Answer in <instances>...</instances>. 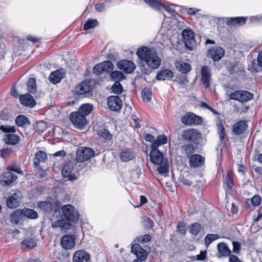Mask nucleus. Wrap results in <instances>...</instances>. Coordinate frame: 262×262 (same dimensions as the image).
<instances>
[{
  "mask_svg": "<svg viewBox=\"0 0 262 262\" xmlns=\"http://www.w3.org/2000/svg\"><path fill=\"white\" fill-rule=\"evenodd\" d=\"M117 66L118 69L123 71L126 74L133 73L136 69L135 64L132 61L123 59L119 61Z\"/></svg>",
  "mask_w": 262,
  "mask_h": 262,
  "instance_id": "15",
  "label": "nucleus"
},
{
  "mask_svg": "<svg viewBox=\"0 0 262 262\" xmlns=\"http://www.w3.org/2000/svg\"><path fill=\"white\" fill-rule=\"evenodd\" d=\"M185 47L189 51H193L196 49L197 43L194 38V33L189 29H185L182 32Z\"/></svg>",
  "mask_w": 262,
  "mask_h": 262,
  "instance_id": "7",
  "label": "nucleus"
},
{
  "mask_svg": "<svg viewBox=\"0 0 262 262\" xmlns=\"http://www.w3.org/2000/svg\"><path fill=\"white\" fill-rule=\"evenodd\" d=\"M173 77V72L169 69H163L159 72L156 78L158 80H171Z\"/></svg>",
  "mask_w": 262,
  "mask_h": 262,
  "instance_id": "29",
  "label": "nucleus"
},
{
  "mask_svg": "<svg viewBox=\"0 0 262 262\" xmlns=\"http://www.w3.org/2000/svg\"><path fill=\"white\" fill-rule=\"evenodd\" d=\"M225 55V50L220 47H215L208 50V56L210 57L213 61L221 60Z\"/></svg>",
  "mask_w": 262,
  "mask_h": 262,
  "instance_id": "19",
  "label": "nucleus"
},
{
  "mask_svg": "<svg viewBox=\"0 0 262 262\" xmlns=\"http://www.w3.org/2000/svg\"><path fill=\"white\" fill-rule=\"evenodd\" d=\"M217 247L218 252L220 254V256H218V257H221V256L227 257L231 255V251L230 249L224 243L222 242L219 243Z\"/></svg>",
  "mask_w": 262,
  "mask_h": 262,
  "instance_id": "34",
  "label": "nucleus"
},
{
  "mask_svg": "<svg viewBox=\"0 0 262 262\" xmlns=\"http://www.w3.org/2000/svg\"><path fill=\"white\" fill-rule=\"evenodd\" d=\"M98 136L103 138L106 141H112L113 136L110 132L105 128L100 129L97 131Z\"/></svg>",
  "mask_w": 262,
  "mask_h": 262,
  "instance_id": "43",
  "label": "nucleus"
},
{
  "mask_svg": "<svg viewBox=\"0 0 262 262\" xmlns=\"http://www.w3.org/2000/svg\"><path fill=\"white\" fill-rule=\"evenodd\" d=\"M21 246L23 250L26 251L34 248L37 245L36 239L32 238H27L23 240L21 243Z\"/></svg>",
  "mask_w": 262,
  "mask_h": 262,
  "instance_id": "31",
  "label": "nucleus"
},
{
  "mask_svg": "<svg viewBox=\"0 0 262 262\" xmlns=\"http://www.w3.org/2000/svg\"><path fill=\"white\" fill-rule=\"evenodd\" d=\"M45 190V187L43 185H38L31 188L29 194L32 198H36L42 194Z\"/></svg>",
  "mask_w": 262,
  "mask_h": 262,
  "instance_id": "40",
  "label": "nucleus"
},
{
  "mask_svg": "<svg viewBox=\"0 0 262 262\" xmlns=\"http://www.w3.org/2000/svg\"><path fill=\"white\" fill-rule=\"evenodd\" d=\"M108 108L115 112L120 111L122 106V101L118 96H111L107 98Z\"/></svg>",
  "mask_w": 262,
  "mask_h": 262,
  "instance_id": "16",
  "label": "nucleus"
},
{
  "mask_svg": "<svg viewBox=\"0 0 262 262\" xmlns=\"http://www.w3.org/2000/svg\"><path fill=\"white\" fill-rule=\"evenodd\" d=\"M143 225L144 228L150 229L153 227L154 223L150 218L146 217L143 221Z\"/></svg>",
  "mask_w": 262,
  "mask_h": 262,
  "instance_id": "61",
  "label": "nucleus"
},
{
  "mask_svg": "<svg viewBox=\"0 0 262 262\" xmlns=\"http://www.w3.org/2000/svg\"><path fill=\"white\" fill-rule=\"evenodd\" d=\"M176 67L178 71L183 74L188 73L191 69V65L184 61H178L176 64Z\"/></svg>",
  "mask_w": 262,
  "mask_h": 262,
  "instance_id": "37",
  "label": "nucleus"
},
{
  "mask_svg": "<svg viewBox=\"0 0 262 262\" xmlns=\"http://www.w3.org/2000/svg\"><path fill=\"white\" fill-rule=\"evenodd\" d=\"M119 156L121 161L127 162L135 158V154L133 151L126 150L121 151Z\"/></svg>",
  "mask_w": 262,
  "mask_h": 262,
  "instance_id": "35",
  "label": "nucleus"
},
{
  "mask_svg": "<svg viewBox=\"0 0 262 262\" xmlns=\"http://www.w3.org/2000/svg\"><path fill=\"white\" fill-rule=\"evenodd\" d=\"M177 230L180 234L185 235L186 233V224L183 221H180L177 225Z\"/></svg>",
  "mask_w": 262,
  "mask_h": 262,
  "instance_id": "57",
  "label": "nucleus"
},
{
  "mask_svg": "<svg viewBox=\"0 0 262 262\" xmlns=\"http://www.w3.org/2000/svg\"><path fill=\"white\" fill-rule=\"evenodd\" d=\"M73 126L79 129H82L88 124L86 118L78 111L72 112L69 116Z\"/></svg>",
  "mask_w": 262,
  "mask_h": 262,
  "instance_id": "9",
  "label": "nucleus"
},
{
  "mask_svg": "<svg viewBox=\"0 0 262 262\" xmlns=\"http://www.w3.org/2000/svg\"><path fill=\"white\" fill-rule=\"evenodd\" d=\"M61 203L58 201H40L37 203V207L50 217L57 218L61 214Z\"/></svg>",
  "mask_w": 262,
  "mask_h": 262,
  "instance_id": "4",
  "label": "nucleus"
},
{
  "mask_svg": "<svg viewBox=\"0 0 262 262\" xmlns=\"http://www.w3.org/2000/svg\"><path fill=\"white\" fill-rule=\"evenodd\" d=\"M189 232L192 235L196 236L202 229V226L198 222H195L189 225Z\"/></svg>",
  "mask_w": 262,
  "mask_h": 262,
  "instance_id": "41",
  "label": "nucleus"
},
{
  "mask_svg": "<svg viewBox=\"0 0 262 262\" xmlns=\"http://www.w3.org/2000/svg\"><path fill=\"white\" fill-rule=\"evenodd\" d=\"M207 258V251H201L200 254L195 256L193 259L197 260H204Z\"/></svg>",
  "mask_w": 262,
  "mask_h": 262,
  "instance_id": "63",
  "label": "nucleus"
},
{
  "mask_svg": "<svg viewBox=\"0 0 262 262\" xmlns=\"http://www.w3.org/2000/svg\"><path fill=\"white\" fill-rule=\"evenodd\" d=\"M6 205L10 209L16 208L19 206L20 202L17 193H14L7 198Z\"/></svg>",
  "mask_w": 262,
  "mask_h": 262,
  "instance_id": "27",
  "label": "nucleus"
},
{
  "mask_svg": "<svg viewBox=\"0 0 262 262\" xmlns=\"http://www.w3.org/2000/svg\"><path fill=\"white\" fill-rule=\"evenodd\" d=\"M23 210L24 214V219L27 217L31 219H36L38 217L37 212L32 209L24 208Z\"/></svg>",
  "mask_w": 262,
  "mask_h": 262,
  "instance_id": "46",
  "label": "nucleus"
},
{
  "mask_svg": "<svg viewBox=\"0 0 262 262\" xmlns=\"http://www.w3.org/2000/svg\"><path fill=\"white\" fill-rule=\"evenodd\" d=\"M204 162V158L199 155H193L189 157V164L191 167L202 166Z\"/></svg>",
  "mask_w": 262,
  "mask_h": 262,
  "instance_id": "28",
  "label": "nucleus"
},
{
  "mask_svg": "<svg viewBox=\"0 0 262 262\" xmlns=\"http://www.w3.org/2000/svg\"><path fill=\"white\" fill-rule=\"evenodd\" d=\"M15 123L18 127L25 128L31 124V122L29 119L23 115H18L15 120Z\"/></svg>",
  "mask_w": 262,
  "mask_h": 262,
  "instance_id": "33",
  "label": "nucleus"
},
{
  "mask_svg": "<svg viewBox=\"0 0 262 262\" xmlns=\"http://www.w3.org/2000/svg\"><path fill=\"white\" fill-rule=\"evenodd\" d=\"M201 81L204 87L208 89L210 87L211 77V70L208 66L202 67L201 70Z\"/></svg>",
  "mask_w": 262,
  "mask_h": 262,
  "instance_id": "17",
  "label": "nucleus"
},
{
  "mask_svg": "<svg viewBox=\"0 0 262 262\" xmlns=\"http://www.w3.org/2000/svg\"><path fill=\"white\" fill-rule=\"evenodd\" d=\"M47 128V123L44 121L38 122L36 127V131L40 133H43Z\"/></svg>",
  "mask_w": 262,
  "mask_h": 262,
  "instance_id": "59",
  "label": "nucleus"
},
{
  "mask_svg": "<svg viewBox=\"0 0 262 262\" xmlns=\"http://www.w3.org/2000/svg\"><path fill=\"white\" fill-rule=\"evenodd\" d=\"M229 97L231 100L243 103L251 100L253 97V94L248 91L239 90L231 93Z\"/></svg>",
  "mask_w": 262,
  "mask_h": 262,
  "instance_id": "10",
  "label": "nucleus"
},
{
  "mask_svg": "<svg viewBox=\"0 0 262 262\" xmlns=\"http://www.w3.org/2000/svg\"><path fill=\"white\" fill-rule=\"evenodd\" d=\"M74 164L70 162L67 163L62 168L61 174L63 178H68L70 181H74L77 179V176L73 172L74 171Z\"/></svg>",
  "mask_w": 262,
  "mask_h": 262,
  "instance_id": "12",
  "label": "nucleus"
},
{
  "mask_svg": "<svg viewBox=\"0 0 262 262\" xmlns=\"http://www.w3.org/2000/svg\"><path fill=\"white\" fill-rule=\"evenodd\" d=\"M98 25V22L97 19H89L83 25V30H88L90 29L94 28L95 27L97 26Z\"/></svg>",
  "mask_w": 262,
  "mask_h": 262,
  "instance_id": "51",
  "label": "nucleus"
},
{
  "mask_svg": "<svg viewBox=\"0 0 262 262\" xmlns=\"http://www.w3.org/2000/svg\"><path fill=\"white\" fill-rule=\"evenodd\" d=\"M17 179L16 174L11 171H5L0 175V183L3 186H9Z\"/></svg>",
  "mask_w": 262,
  "mask_h": 262,
  "instance_id": "13",
  "label": "nucleus"
},
{
  "mask_svg": "<svg viewBox=\"0 0 262 262\" xmlns=\"http://www.w3.org/2000/svg\"><path fill=\"white\" fill-rule=\"evenodd\" d=\"M202 137V134L201 131L194 128L184 129L181 135L182 141L188 143H193L195 144H198Z\"/></svg>",
  "mask_w": 262,
  "mask_h": 262,
  "instance_id": "5",
  "label": "nucleus"
},
{
  "mask_svg": "<svg viewBox=\"0 0 262 262\" xmlns=\"http://www.w3.org/2000/svg\"><path fill=\"white\" fill-rule=\"evenodd\" d=\"M224 184L226 185L227 188L229 189H232L233 187L234 183L232 176L229 172L227 173L226 178L224 181Z\"/></svg>",
  "mask_w": 262,
  "mask_h": 262,
  "instance_id": "58",
  "label": "nucleus"
},
{
  "mask_svg": "<svg viewBox=\"0 0 262 262\" xmlns=\"http://www.w3.org/2000/svg\"><path fill=\"white\" fill-rule=\"evenodd\" d=\"M23 210L18 209L12 213L10 216V222L13 225H18L21 221L24 220Z\"/></svg>",
  "mask_w": 262,
  "mask_h": 262,
  "instance_id": "24",
  "label": "nucleus"
},
{
  "mask_svg": "<svg viewBox=\"0 0 262 262\" xmlns=\"http://www.w3.org/2000/svg\"><path fill=\"white\" fill-rule=\"evenodd\" d=\"M19 101L20 103L24 106L31 108L34 107L36 105V101L33 96L30 94H26L24 95H20Z\"/></svg>",
  "mask_w": 262,
  "mask_h": 262,
  "instance_id": "26",
  "label": "nucleus"
},
{
  "mask_svg": "<svg viewBox=\"0 0 262 262\" xmlns=\"http://www.w3.org/2000/svg\"><path fill=\"white\" fill-rule=\"evenodd\" d=\"M112 92L115 94L120 95L123 91V87L119 81H115L111 87Z\"/></svg>",
  "mask_w": 262,
  "mask_h": 262,
  "instance_id": "50",
  "label": "nucleus"
},
{
  "mask_svg": "<svg viewBox=\"0 0 262 262\" xmlns=\"http://www.w3.org/2000/svg\"><path fill=\"white\" fill-rule=\"evenodd\" d=\"M93 90V86L91 81L90 80H84L76 85L73 90V96L75 98L81 96L82 97H88L90 93Z\"/></svg>",
  "mask_w": 262,
  "mask_h": 262,
  "instance_id": "6",
  "label": "nucleus"
},
{
  "mask_svg": "<svg viewBox=\"0 0 262 262\" xmlns=\"http://www.w3.org/2000/svg\"><path fill=\"white\" fill-rule=\"evenodd\" d=\"M63 78L62 73L59 70L52 72L48 78L50 82L54 84L59 83Z\"/></svg>",
  "mask_w": 262,
  "mask_h": 262,
  "instance_id": "30",
  "label": "nucleus"
},
{
  "mask_svg": "<svg viewBox=\"0 0 262 262\" xmlns=\"http://www.w3.org/2000/svg\"><path fill=\"white\" fill-rule=\"evenodd\" d=\"M90 255L84 250L76 251L73 256V262H89Z\"/></svg>",
  "mask_w": 262,
  "mask_h": 262,
  "instance_id": "22",
  "label": "nucleus"
},
{
  "mask_svg": "<svg viewBox=\"0 0 262 262\" xmlns=\"http://www.w3.org/2000/svg\"><path fill=\"white\" fill-rule=\"evenodd\" d=\"M95 154L94 150L90 147H78L76 151V160L82 162L92 158Z\"/></svg>",
  "mask_w": 262,
  "mask_h": 262,
  "instance_id": "11",
  "label": "nucleus"
},
{
  "mask_svg": "<svg viewBox=\"0 0 262 262\" xmlns=\"http://www.w3.org/2000/svg\"><path fill=\"white\" fill-rule=\"evenodd\" d=\"M151 236L149 234L138 236L136 237L135 242L139 244H144L150 241Z\"/></svg>",
  "mask_w": 262,
  "mask_h": 262,
  "instance_id": "54",
  "label": "nucleus"
},
{
  "mask_svg": "<svg viewBox=\"0 0 262 262\" xmlns=\"http://www.w3.org/2000/svg\"><path fill=\"white\" fill-rule=\"evenodd\" d=\"M93 110V105L91 103H84L81 104L78 109V112L86 118Z\"/></svg>",
  "mask_w": 262,
  "mask_h": 262,
  "instance_id": "36",
  "label": "nucleus"
},
{
  "mask_svg": "<svg viewBox=\"0 0 262 262\" xmlns=\"http://www.w3.org/2000/svg\"><path fill=\"white\" fill-rule=\"evenodd\" d=\"M61 203L58 201H40L37 203V207L50 217L57 218L61 214Z\"/></svg>",
  "mask_w": 262,
  "mask_h": 262,
  "instance_id": "3",
  "label": "nucleus"
},
{
  "mask_svg": "<svg viewBox=\"0 0 262 262\" xmlns=\"http://www.w3.org/2000/svg\"><path fill=\"white\" fill-rule=\"evenodd\" d=\"M47 159V154L43 151H38L35 154V157L34 160V166L37 168L40 162H45Z\"/></svg>",
  "mask_w": 262,
  "mask_h": 262,
  "instance_id": "38",
  "label": "nucleus"
},
{
  "mask_svg": "<svg viewBox=\"0 0 262 262\" xmlns=\"http://www.w3.org/2000/svg\"><path fill=\"white\" fill-rule=\"evenodd\" d=\"M28 91L32 94H34L36 92V80L34 78H30L28 81L27 84Z\"/></svg>",
  "mask_w": 262,
  "mask_h": 262,
  "instance_id": "47",
  "label": "nucleus"
},
{
  "mask_svg": "<svg viewBox=\"0 0 262 262\" xmlns=\"http://www.w3.org/2000/svg\"><path fill=\"white\" fill-rule=\"evenodd\" d=\"M93 72L94 74L97 75H100L103 72V67L101 66L100 63L95 66Z\"/></svg>",
  "mask_w": 262,
  "mask_h": 262,
  "instance_id": "64",
  "label": "nucleus"
},
{
  "mask_svg": "<svg viewBox=\"0 0 262 262\" xmlns=\"http://www.w3.org/2000/svg\"><path fill=\"white\" fill-rule=\"evenodd\" d=\"M227 69L229 73L231 75H240L244 71L242 68L238 67V63L237 61L230 62L227 66Z\"/></svg>",
  "mask_w": 262,
  "mask_h": 262,
  "instance_id": "32",
  "label": "nucleus"
},
{
  "mask_svg": "<svg viewBox=\"0 0 262 262\" xmlns=\"http://www.w3.org/2000/svg\"><path fill=\"white\" fill-rule=\"evenodd\" d=\"M144 1L152 8L159 10L162 7L167 12L171 14L172 16H175L177 13L176 11L171 8L168 5H165L156 0H144Z\"/></svg>",
  "mask_w": 262,
  "mask_h": 262,
  "instance_id": "14",
  "label": "nucleus"
},
{
  "mask_svg": "<svg viewBox=\"0 0 262 262\" xmlns=\"http://www.w3.org/2000/svg\"><path fill=\"white\" fill-rule=\"evenodd\" d=\"M261 199L260 196L258 195H255L251 199H247L246 203L249 204L250 203L253 206H259L261 203Z\"/></svg>",
  "mask_w": 262,
  "mask_h": 262,
  "instance_id": "56",
  "label": "nucleus"
},
{
  "mask_svg": "<svg viewBox=\"0 0 262 262\" xmlns=\"http://www.w3.org/2000/svg\"><path fill=\"white\" fill-rule=\"evenodd\" d=\"M226 24L227 26L239 27L246 24L247 17L238 16L225 17Z\"/></svg>",
  "mask_w": 262,
  "mask_h": 262,
  "instance_id": "20",
  "label": "nucleus"
},
{
  "mask_svg": "<svg viewBox=\"0 0 262 262\" xmlns=\"http://www.w3.org/2000/svg\"><path fill=\"white\" fill-rule=\"evenodd\" d=\"M167 142V137L165 135H162L157 137L151 144L150 148H158L161 145L165 144Z\"/></svg>",
  "mask_w": 262,
  "mask_h": 262,
  "instance_id": "39",
  "label": "nucleus"
},
{
  "mask_svg": "<svg viewBox=\"0 0 262 262\" xmlns=\"http://www.w3.org/2000/svg\"><path fill=\"white\" fill-rule=\"evenodd\" d=\"M257 61V65L255 64L254 61L252 63L253 71L256 73L262 71V51L258 54Z\"/></svg>",
  "mask_w": 262,
  "mask_h": 262,
  "instance_id": "44",
  "label": "nucleus"
},
{
  "mask_svg": "<svg viewBox=\"0 0 262 262\" xmlns=\"http://www.w3.org/2000/svg\"><path fill=\"white\" fill-rule=\"evenodd\" d=\"M75 242L76 238L74 235H66L62 237L60 245L64 249H72L75 246Z\"/></svg>",
  "mask_w": 262,
  "mask_h": 262,
  "instance_id": "21",
  "label": "nucleus"
},
{
  "mask_svg": "<svg viewBox=\"0 0 262 262\" xmlns=\"http://www.w3.org/2000/svg\"><path fill=\"white\" fill-rule=\"evenodd\" d=\"M179 181V182L182 183L184 185L187 186H190L193 184L192 181L189 180L188 179H187L184 176H181L180 177Z\"/></svg>",
  "mask_w": 262,
  "mask_h": 262,
  "instance_id": "62",
  "label": "nucleus"
},
{
  "mask_svg": "<svg viewBox=\"0 0 262 262\" xmlns=\"http://www.w3.org/2000/svg\"><path fill=\"white\" fill-rule=\"evenodd\" d=\"M151 150L149 154L150 160L155 165H158L157 170L160 174H164L169 171V165L168 159L163 156L162 152L158 148H151Z\"/></svg>",
  "mask_w": 262,
  "mask_h": 262,
  "instance_id": "2",
  "label": "nucleus"
},
{
  "mask_svg": "<svg viewBox=\"0 0 262 262\" xmlns=\"http://www.w3.org/2000/svg\"><path fill=\"white\" fill-rule=\"evenodd\" d=\"M220 236L217 234H208L205 237L204 243L207 248L210 244L215 240L219 238Z\"/></svg>",
  "mask_w": 262,
  "mask_h": 262,
  "instance_id": "49",
  "label": "nucleus"
},
{
  "mask_svg": "<svg viewBox=\"0 0 262 262\" xmlns=\"http://www.w3.org/2000/svg\"><path fill=\"white\" fill-rule=\"evenodd\" d=\"M131 252L136 255L137 257L141 261H145L147 258V251L141 247L138 244H135L132 245Z\"/></svg>",
  "mask_w": 262,
  "mask_h": 262,
  "instance_id": "18",
  "label": "nucleus"
},
{
  "mask_svg": "<svg viewBox=\"0 0 262 262\" xmlns=\"http://www.w3.org/2000/svg\"><path fill=\"white\" fill-rule=\"evenodd\" d=\"M61 209L64 219L69 222H75L79 219L78 211L71 204L63 205Z\"/></svg>",
  "mask_w": 262,
  "mask_h": 262,
  "instance_id": "8",
  "label": "nucleus"
},
{
  "mask_svg": "<svg viewBox=\"0 0 262 262\" xmlns=\"http://www.w3.org/2000/svg\"><path fill=\"white\" fill-rule=\"evenodd\" d=\"M247 127V121L245 120H240L233 125L232 133L235 135H240L245 132Z\"/></svg>",
  "mask_w": 262,
  "mask_h": 262,
  "instance_id": "23",
  "label": "nucleus"
},
{
  "mask_svg": "<svg viewBox=\"0 0 262 262\" xmlns=\"http://www.w3.org/2000/svg\"><path fill=\"white\" fill-rule=\"evenodd\" d=\"M137 55L142 61H144L147 66L152 69H156L161 64V59L158 57L156 51L147 47L139 48Z\"/></svg>",
  "mask_w": 262,
  "mask_h": 262,
  "instance_id": "1",
  "label": "nucleus"
},
{
  "mask_svg": "<svg viewBox=\"0 0 262 262\" xmlns=\"http://www.w3.org/2000/svg\"><path fill=\"white\" fill-rule=\"evenodd\" d=\"M0 130L7 134L15 133L16 132V128L15 126L9 125H1L0 126Z\"/></svg>",
  "mask_w": 262,
  "mask_h": 262,
  "instance_id": "55",
  "label": "nucleus"
},
{
  "mask_svg": "<svg viewBox=\"0 0 262 262\" xmlns=\"http://www.w3.org/2000/svg\"><path fill=\"white\" fill-rule=\"evenodd\" d=\"M110 77L111 80L115 81H122L123 79H125V77L124 75L119 71H112L110 72Z\"/></svg>",
  "mask_w": 262,
  "mask_h": 262,
  "instance_id": "45",
  "label": "nucleus"
},
{
  "mask_svg": "<svg viewBox=\"0 0 262 262\" xmlns=\"http://www.w3.org/2000/svg\"><path fill=\"white\" fill-rule=\"evenodd\" d=\"M12 150L9 148H3L0 150V157L3 158H7L11 153Z\"/></svg>",
  "mask_w": 262,
  "mask_h": 262,
  "instance_id": "60",
  "label": "nucleus"
},
{
  "mask_svg": "<svg viewBox=\"0 0 262 262\" xmlns=\"http://www.w3.org/2000/svg\"><path fill=\"white\" fill-rule=\"evenodd\" d=\"M193 113L188 112L181 118V122L183 124L187 125L193 124Z\"/></svg>",
  "mask_w": 262,
  "mask_h": 262,
  "instance_id": "48",
  "label": "nucleus"
},
{
  "mask_svg": "<svg viewBox=\"0 0 262 262\" xmlns=\"http://www.w3.org/2000/svg\"><path fill=\"white\" fill-rule=\"evenodd\" d=\"M182 154L187 158L190 157L194 152V147L192 144H186L181 147Z\"/></svg>",
  "mask_w": 262,
  "mask_h": 262,
  "instance_id": "42",
  "label": "nucleus"
},
{
  "mask_svg": "<svg viewBox=\"0 0 262 262\" xmlns=\"http://www.w3.org/2000/svg\"><path fill=\"white\" fill-rule=\"evenodd\" d=\"M103 69V72L107 73L111 72L114 69V66L110 60L104 61L100 63Z\"/></svg>",
  "mask_w": 262,
  "mask_h": 262,
  "instance_id": "52",
  "label": "nucleus"
},
{
  "mask_svg": "<svg viewBox=\"0 0 262 262\" xmlns=\"http://www.w3.org/2000/svg\"><path fill=\"white\" fill-rule=\"evenodd\" d=\"M152 96L151 89L149 88H145L142 92V96L143 100L149 102L151 100Z\"/></svg>",
  "mask_w": 262,
  "mask_h": 262,
  "instance_id": "53",
  "label": "nucleus"
},
{
  "mask_svg": "<svg viewBox=\"0 0 262 262\" xmlns=\"http://www.w3.org/2000/svg\"><path fill=\"white\" fill-rule=\"evenodd\" d=\"M3 141L7 145H16L19 143L20 137L14 133L5 134L3 137Z\"/></svg>",
  "mask_w": 262,
  "mask_h": 262,
  "instance_id": "25",
  "label": "nucleus"
}]
</instances>
